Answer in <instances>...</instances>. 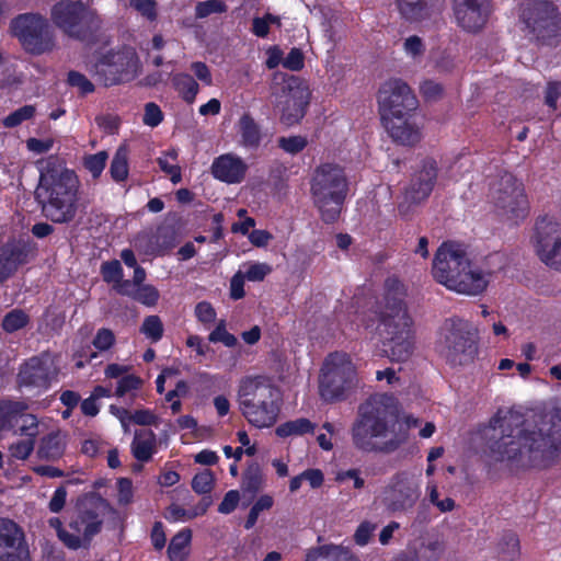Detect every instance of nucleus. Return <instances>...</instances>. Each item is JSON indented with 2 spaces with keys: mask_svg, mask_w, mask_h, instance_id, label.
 I'll use <instances>...</instances> for the list:
<instances>
[{
  "mask_svg": "<svg viewBox=\"0 0 561 561\" xmlns=\"http://www.w3.org/2000/svg\"><path fill=\"white\" fill-rule=\"evenodd\" d=\"M490 425L488 456L512 471L547 469L561 457V408L538 422L516 410H499Z\"/></svg>",
  "mask_w": 561,
  "mask_h": 561,
  "instance_id": "obj_1",
  "label": "nucleus"
},
{
  "mask_svg": "<svg viewBox=\"0 0 561 561\" xmlns=\"http://www.w3.org/2000/svg\"><path fill=\"white\" fill-rule=\"evenodd\" d=\"M410 426V419L400 420L399 404L393 396L376 393L358 407L352 440L360 450L390 454L408 442Z\"/></svg>",
  "mask_w": 561,
  "mask_h": 561,
  "instance_id": "obj_2",
  "label": "nucleus"
},
{
  "mask_svg": "<svg viewBox=\"0 0 561 561\" xmlns=\"http://www.w3.org/2000/svg\"><path fill=\"white\" fill-rule=\"evenodd\" d=\"M79 180L61 159L50 156L41 169L35 191L44 216L53 222L67 224L77 215Z\"/></svg>",
  "mask_w": 561,
  "mask_h": 561,
  "instance_id": "obj_3",
  "label": "nucleus"
},
{
  "mask_svg": "<svg viewBox=\"0 0 561 561\" xmlns=\"http://www.w3.org/2000/svg\"><path fill=\"white\" fill-rule=\"evenodd\" d=\"M385 288V305L379 312L385 352L392 362H405L414 351L413 320L404 302L405 289L392 277L386 279Z\"/></svg>",
  "mask_w": 561,
  "mask_h": 561,
  "instance_id": "obj_4",
  "label": "nucleus"
},
{
  "mask_svg": "<svg viewBox=\"0 0 561 561\" xmlns=\"http://www.w3.org/2000/svg\"><path fill=\"white\" fill-rule=\"evenodd\" d=\"M433 276L451 290L477 296L488 287L491 273L472 264L459 245L443 243L434 257Z\"/></svg>",
  "mask_w": 561,
  "mask_h": 561,
  "instance_id": "obj_5",
  "label": "nucleus"
},
{
  "mask_svg": "<svg viewBox=\"0 0 561 561\" xmlns=\"http://www.w3.org/2000/svg\"><path fill=\"white\" fill-rule=\"evenodd\" d=\"M348 192V182L342 167L336 163L318 165L310 180V193L320 218L335 222L341 215Z\"/></svg>",
  "mask_w": 561,
  "mask_h": 561,
  "instance_id": "obj_6",
  "label": "nucleus"
},
{
  "mask_svg": "<svg viewBox=\"0 0 561 561\" xmlns=\"http://www.w3.org/2000/svg\"><path fill=\"white\" fill-rule=\"evenodd\" d=\"M278 390L263 377H245L238 390L239 409L252 425H274L279 413Z\"/></svg>",
  "mask_w": 561,
  "mask_h": 561,
  "instance_id": "obj_7",
  "label": "nucleus"
},
{
  "mask_svg": "<svg viewBox=\"0 0 561 561\" xmlns=\"http://www.w3.org/2000/svg\"><path fill=\"white\" fill-rule=\"evenodd\" d=\"M519 20L523 31L530 41L540 45L554 46L561 38V12L549 0H524Z\"/></svg>",
  "mask_w": 561,
  "mask_h": 561,
  "instance_id": "obj_8",
  "label": "nucleus"
},
{
  "mask_svg": "<svg viewBox=\"0 0 561 561\" xmlns=\"http://www.w3.org/2000/svg\"><path fill=\"white\" fill-rule=\"evenodd\" d=\"M437 352L450 366H465L478 353V330L467 320L447 319L436 344Z\"/></svg>",
  "mask_w": 561,
  "mask_h": 561,
  "instance_id": "obj_9",
  "label": "nucleus"
},
{
  "mask_svg": "<svg viewBox=\"0 0 561 561\" xmlns=\"http://www.w3.org/2000/svg\"><path fill=\"white\" fill-rule=\"evenodd\" d=\"M310 89L305 80L285 72H276L271 84V96L275 107L279 108L280 122L293 126L306 114L310 101Z\"/></svg>",
  "mask_w": 561,
  "mask_h": 561,
  "instance_id": "obj_10",
  "label": "nucleus"
},
{
  "mask_svg": "<svg viewBox=\"0 0 561 561\" xmlns=\"http://www.w3.org/2000/svg\"><path fill=\"white\" fill-rule=\"evenodd\" d=\"M50 19L67 36L85 41L101 26L98 14L80 0H60L51 7Z\"/></svg>",
  "mask_w": 561,
  "mask_h": 561,
  "instance_id": "obj_11",
  "label": "nucleus"
},
{
  "mask_svg": "<svg viewBox=\"0 0 561 561\" xmlns=\"http://www.w3.org/2000/svg\"><path fill=\"white\" fill-rule=\"evenodd\" d=\"M9 31L28 54L38 56L56 48L55 32L48 20L39 13L16 15L11 20Z\"/></svg>",
  "mask_w": 561,
  "mask_h": 561,
  "instance_id": "obj_12",
  "label": "nucleus"
},
{
  "mask_svg": "<svg viewBox=\"0 0 561 561\" xmlns=\"http://www.w3.org/2000/svg\"><path fill=\"white\" fill-rule=\"evenodd\" d=\"M356 383V368L346 353L330 354L319 379L321 398L327 402L341 401Z\"/></svg>",
  "mask_w": 561,
  "mask_h": 561,
  "instance_id": "obj_13",
  "label": "nucleus"
},
{
  "mask_svg": "<svg viewBox=\"0 0 561 561\" xmlns=\"http://www.w3.org/2000/svg\"><path fill=\"white\" fill-rule=\"evenodd\" d=\"M491 198L502 216L517 221L526 217L528 201L524 186L517 179L505 172L491 185Z\"/></svg>",
  "mask_w": 561,
  "mask_h": 561,
  "instance_id": "obj_14",
  "label": "nucleus"
},
{
  "mask_svg": "<svg viewBox=\"0 0 561 561\" xmlns=\"http://www.w3.org/2000/svg\"><path fill=\"white\" fill-rule=\"evenodd\" d=\"M377 99L382 122L408 116L417 107V100L412 90L400 79H391L382 83Z\"/></svg>",
  "mask_w": 561,
  "mask_h": 561,
  "instance_id": "obj_15",
  "label": "nucleus"
},
{
  "mask_svg": "<svg viewBox=\"0 0 561 561\" xmlns=\"http://www.w3.org/2000/svg\"><path fill=\"white\" fill-rule=\"evenodd\" d=\"M138 57L133 49L104 55L96 64L94 76L105 87L130 80L137 71Z\"/></svg>",
  "mask_w": 561,
  "mask_h": 561,
  "instance_id": "obj_16",
  "label": "nucleus"
},
{
  "mask_svg": "<svg viewBox=\"0 0 561 561\" xmlns=\"http://www.w3.org/2000/svg\"><path fill=\"white\" fill-rule=\"evenodd\" d=\"M436 179V161L433 159L424 160L422 169L414 174L398 203V211L401 217H410L415 207L430 196L434 188Z\"/></svg>",
  "mask_w": 561,
  "mask_h": 561,
  "instance_id": "obj_17",
  "label": "nucleus"
},
{
  "mask_svg": "<svg viewBox=\"0 0 561 561\" xmlns=\"http://www.w3.org/2000/svg\"><path fill=\"white\" fill-rule=\"evenodd\" d=\"M113 512L111 504L99 494H90L84 497L79 507V513L69 527L77 533H82L83 539L90 541L102 528L103 517Z\"/></svg>",
  "mask_w": 561,
  "mask_h": 561,
  "instance_id": "obj_18",
  "label": "nucleus"
},
{
  "mask_svg": "<svg viewBox=\"0 0 561 561\" xmlns=\"http://www.w3.org/2000/svg\"><path fill=\"white\" fill-rule=\"evenodd\" d=\"M420 496V485L405 473H398L385 490L383 504L391 513H405L414 507Z\"/></svg>",
  "mask_w": 561,
  "mask_h": 561,
  "instance_id": "obj_19",
  "label": "nucleus"
},
{
  "mask_svg": "<svg viewBox=\"0 0 561 561\" xmlns=\"http://www.w3.org/2000/svg\"><path fill=\"white\" fill-rule=\"evenodd\" d=\"M537 253L548 266L561 271V224L547 217L536 224Z\"/></svg>",
  "mask_w": 561,
  "mask_h": 561,
  "instance_id": "obj_20",
  "label": "nucleus"
},
{
  "mask_svg": "<svg viewBox=\"0 0 561 561\" xmlns=\"http://www.w3.org/2000/svg\"><path fill=\"white\" fill-rule=\"evenodd\" d=\"M57 374L58 368L53 357L44 353L30 358L22 365L18 381L20 386L47 388Z\"/></svg>",
  "mask_w": 561,
  "mask_h": 561,
  "instance_id": "obj_21",
  "label": "nucleus"
},
{
  "mask_svg": "<svg viewBox=\"0 0 561 561\" xmlns=\"http://www.w3.org/2000/svg\"><path fill=\"white\" fill-rule=\"evenodd\" d=\"M491 0H454L457 23L467 32L481 31L491 14Z\"/></svg>",
  "mask_w": 561,
  "mask_h": 561,
  "instance_id": "obj_22",
  "label": "nucleus"
},
{
  "mask_svg": "<svg viewBox=\"0 0 561 561\" xmlns=\"http://www.w3.org/2000/svg\"><path fill=\"white\" fill-rule=\"evenodd\" d=\"M35 256V248L25 240H12L0 247V284Z\"/></svg>",
  "mask_w": 561,
  "mask_h": 561,
  "instance_id": "obj_23",
  "label": "nucleus"
},
{
  "mask_svg": "<svg viewBox=\"0 0 561 561\" xmlns=\"http://www.w3.org/2000/svg\"><path fill=\"white\" fill-rule=\"evenodd\" d=\"M178 243L174 226L163 224L154 231H142L135 238V245L147 254H164Z\"/></svg>",
  "mask_w": 561,
  "mask_h": 561,
  "instance_id": "obj_24",
  "label": "nucleus"
},
{
  "mask_svg": "<svg viewBox=\"0 0 561 561\" xmlns=\"http://www.w3.org/2000/svg\"><path fill=\"white\" fill-rule=\"evenodd\" d=\"M245 163L240 158L231 154L220 156L211 165L214 176L227 183L241 182L245 175Z\"/></svg>",
  "mask_w": 561,
  "mask_h": 561,
  "instance_id": "obj_25",
  "label": "nucleus"
},
{
  "mask_svg": "<svg viewBox=\"0 0 561 561\" xmlns=\"http://www.w3.org/2000/svg\"><path fill=\"white\" fill-rule=\"evenodd\" d=\"M382 123L390 137L401 145L413 146L421 139L419 128L409 123L407 116H399Z\"/></svg>",
  "mask_w": 561,
  "mask_h": 561,
  "instance_id": "obj_26",
  "label": "nucleus"
},
{
  "mask_svg": "<svg viewBox=\"0 0 561 561\" xmlns=\"http://www.w3.org/2000/svg\"><path fill=\"white\" fill-rule=\"evenodd\" d=\"M25 535L20 525L0 517V558L25 546Z\"/></svg>",
  "mask_w": 561,
  "mask_h": 561,
  "instance_id": "obj_27",
  "label": "nucleus"
},
{
  "mask_svg": "<svg viewBox=\"0 0 561 561\" xmlns=\"http://www.w3.org/2000/svg\"><path fill=\"white\" fill-rule=\"evenodd\" d=\"M66 446V433L60 430L53 431L41 438L37 448V456L42 460L57 461L64 456Z\"/></svg>",
  "mask_w": 561,
  "mask_h": 561,
  "instance_id": "obj_28",
  "label": "nucleus"
},
{
  "mask_svg": "<svg viewBox=\"0 0 561 561\" xmlns=\"http://www.w3.org/2000/svg\"><path fill=\"white\" fill-rule=\"evenodd\" d=\"M305 561H358V559L344 546L327 543L309 548Z\"/></svg>",
  "mask_w": 561,
  "mask_h": 561,
  "instance_id": "obj_29",
  "label": "nucleus"
},
{
  "mask_svg": "<svg viewBox=\"0 0 561 561\" xmlns=\"http://www.w3.org/2000/svg\"><path fill=\"white\" fill-rule=\"evenodd\" d=\"M156 450L157 436L151 430H140L135 432L131 443V454L138 461H149Z\"/></svg>",
  "mask_w": 561,
  "mask_h": 561,
  "instance_id": "obj_30",
  "label": "nucleus"
},
{
  "mask_svg": "<svg viewBox=\"0 0 561 561\" xmlns=\"http://www.w3.org/2000/svg\"><path fill=\"white\" fill-rule=\"evenodd\" d=\"M238 127L241 136V144L244 147L255 149L260 146L262 139L261 128L249 113H244L240 117Z\"/></svg>",
  "mask_w": 561,
  "mask_h": 561,
  "instance_id": "obj_31",
  "label": "nucleus"
},
{
  "mask_svg": "<svg viewBox=\"0 0 561 561\" xmlns=\"http://www.w3.org/2000/svg\"><path fill=\"white\" fill-rule=\"evenodd\" d=\"M103 279L106 283H114V288L122 295H130L128 287L129 280H123V270L117 260L104 262L101 267Z\"/></svg>",
  "mask_w": 561,
  "mask_h": 561,
  "instance_id": "obj_32",
  "label": "nucleus"
},
{
  "mask_svg": "<svg viewBox=\"0 0 561 561\" xmlns=\"http://www.w3.org/2000/svg\"><path fill=\"white\" fill-rule=\"evenodd\" d=\"M398 11L404 20L417 22L427 15V0H396Z\"/></svg>",
  "mask_w": 561,
  "mask_h": 561,
  "instance_id": "obj_33",
  "label": "nucleus"
},
{
  "mask_svg": "<svg viewBox=\"0 0 561 561\" xmlns=\"http://www.w3.org/2000/svg\"><path fill=\"white\" fill-rule=\"evenodd\" d=\"M192 533L184 529L174 535L168 547V554L171 561H184L188 554V545L191 542Z\"/></svg>",
  "mask_w": 561,
  "mask_h": 561,
  "instance_id": "obj_34",
  "label": "nucleus"
},
{
  "mask_svg": "<svg viewBox=\"0 0 561 561\" xmlns=\"http://www.w3.org/2000/svg\"><path fill=\"white\" fill-rule=\"evenodd\" d=\"M173 84L184 101L190 104L194 102L198 93L199 85L192 76L186 73L175 75L173 77Z\"/></svg>",
  "mask_w": 561,
  "mask_h": 561,
  "instance_id": "obj_35",
  "label": "nucleus"
},
{
  "mask_svg": "<svg viewBox=\"0 0 561 561\" xmlns=\"http://www.w3.org/2000/svg\"><path fill=\"white\" fill-rule=\"evenodd\" d=\"M263 476L259 463L252 462L248 466L242 478V491L254 496L262 488Z\"/></svg>",
  "mask_w": 561,
  "mask_h": 561,
  "instance_id": "obj_36",
  "label": "nucleus"
},
{
  "mask_svg": "<svg viewBox=\"0 0 561 561\" xmlns=\"http://www.w3.org/2000/svg\"><path fill=\"white\" fill-rule=\"evenodd\" d=\"M13 422L18 426L14 434L36 439L39 434V422L34 414L23 413L22 411Z\"/></svg>",
  "mask_w": 561,
  "mask_h": 561,
  "instance_id": "obj_37",
  "label": "nucleus"
},
{
  "mask_svg": "<svg viewBox=\"0 0 561 561\" xmlns=\"http://www.w3.org/2000/svg\"><path fill=\"white\" fill-rule=\"evenodd\" d=\"M178 151L170 149L157 159L160 169L170 175V180L173 184L181 182L182 174L181 168L178 164Z\"/></svg>",
  "mask_w": 561,
  "mask_h": 561,
  "instance_id": "obj_38",
  "label": "nucleus"
},
{
  "mask_svg": "<svg viewBox=\"0 0 561 561\" xmlns=\"http://www.w3.org/2000/svg\"><path fill=\"white\" fill-rule=\"evenodd\" d=\"M111 175L114 181L122 182L128 175V150L125 146H121L112 160L110 168Z\"/></svg>",
  "mask_w": 561,
  "mask_h": 561,
  "instance_id": "obj_39",
  "label": "nucleus"
},
{
  "mask_svg": "<svg viewBox=\"0 0 561 561\" xmlns=\"http://www.w3.org/2000/svg\"><path fill=\"white\" fill-rule=\"evenodd\" d=\"M314 424L311 423L308 419H297L294 421H288L284 424H280L276 428V434L279 437H287L290 435H302L306 433L313 432Z\"/></svg>",
  "mask_w": 561,
  "mask_h": 561,
  "instance_id": "obj_40",
  "label": "nucleus"
},
{
  "mask_svg": "<svg viewBox=\"0 0 561 561\" xmlns=\"http://www.w3.org/2000/svg\"><path fill=\"white\" fill-rule=\"evenodd\" d=\"M26 409L24 403L5 401L0 403V431L10 427L19 413Z\"/></svg>",
  "mask_w": 561,
  "mask_h": 561,
  "instance_id": "obj_41",
  "label": "nucleus"
},
{
  "mask_svg": "<svg viewBox=\"0 0 561 561\" xmlns=\"http://www.w3.org/2000/svg\"><path fill=\"white\" fill-rule=\"evenodd\" d=\"M30 321L28 316L22 309H13L8 312L2 320V329L8 333H13L23 329Z\"/></svg>",
  "mask_w": 561,
  "mask_h": 561,
  "instance_id": "obj_42",
  "label": "nucleus"
},
{
  "mask_svg": "<svg viewBox=\"0 0 561 561\" xmlns=\"http://www.w3.org/2000/svg\"><path fill=\"white\" fill-rule=\"evenodd\" d=\"M163 323L158 316H148L144 319L140 327V332L151 340V342H158L163 335Z\"/></svg>",
  "mask_w": 561,
  "mask_h": 561,
  "instance_id": "obj_43",
  "label": "nucleus"
},
{
  "mask_svg": "<svg viewBox=\"0 0 561 561\" xmlns=\"http://www.w3.org/2000/svg\"><path fill=\"white\" fill-rule=\"evenodd\" d=\"M500 554L505 561H514L519 554V540L515 534H505L500 543Z\"/></svg>",
  "mask_w": 561,
  "mask_h": 561,
  "instance_id": "obj_44",
  "label": "nucleus"
},
{
  "mask_svg": "<svg viewBox=\"0 0 561 561\" xmlns=\"http://www.w3.org/2000/svg\"><path fill=\"white\" fill-rule=\"evenodd\" d=\"M36 107L34 105H24L3 119V125L8 128H13L21 125L23 122L34 117Z\"/></svg>",
  "mask_w": 561,
  "mask_h": 561,
  "instance_id": "obj_45",
  "label": "nucleus"
},
{
  "mask_svg": "<svg viewBox=\"0 0 561 561\" xmlns=\"http://www.w3.org/2000/svg\"><path fill=\"white\" fill-rule=\"evenodd\" d=\"M107 157L108 156L106 151H100L95 154H89L84 157L83 165L92 174V176L96 179L103 172Z\"/></svg>",
  "mask_w": 561,
  "mask_h": 561,
  "instance_id": "obj_46",
  "label": "nucleus"
},
{
  "mask_svg": "<svg viewBox=\"0 0 561 561\" xmlns=\"http://www.w3.org/2000/svg\"><path fill=\"white\" fill-rule=\"evenodd\" d=\"M226 11L227 5L221 0H207L196 4L195 15L198 19H204L213 13H222Z\"/></svg>",
  "mask_w": 561,
  "mask_h": 561,
  "instance_id": "obj_47",
  "label": "nucleus"
},
{
  "mask_svg": "<svg viewBox=\"0 0 561 561\" xmlns=\"http://www.w3.org/2000/svg\"><path fill=\"white\" fill-rule=\"evenodd\" d=\"M278 147L284 151L296 154L307 147V139L304 136L280 137L277 140Z\"/></svg>",
  "mask_w": 561,
  "mask_h": 561,
  "instance_id": "obj_48",
  "label": "nucleus"
},
{
  "mask_svg": "<svg viewBox=\"0 0 561 561\" xmlns=\"http://www.w3.org/2000/svg\"><path fill=\"white\" fill-rule=\"evenodd\" d=\"M214 485V476L210 470H204L192 480V489L198 494L209 493Z\"/></svg>",
  "mask_w": 561,
  "mask_h": 561,
  "instance_id": "obj_49",
  "label": "nucleus"
},
{
  "mask_svg": "<svg viewBox=\"0 0 561 561\" xmlns=\"http://www.w3.org/2000/svg\"><path fill=\"white\" fill-rule=\"evenodd\" d=\"M142 386V379L136 375L123 376L116 387L115 396L122 398L125 394L138 390Z\"/></svg>",
  "mask_w": 561,
  "mask_h": 561,
  "instance_id": "obj_50",
  "label": "nucleus"
},
{
  "mask_svg": "<svg viewBox=\"0 0 561 561\" xmlns=\"http://www.w3.org/2000/svg\"><path fill=\"white\" fill-rule=\"evenodd\" d=\"M35 447V439L27 438L19 440L9 447L12 457L19 460H25L32 454Z\"/></svg>",
  "mask_w": 561,
  "mask_h": 561,
  "instance_id": "obj_51",
  "label": "nucleus"
},
{
  "mask_svg": "<svg viewBox=\"0 0 561 561\" xmlns=\"http://www.w3.org/2000/svg\"><path fill=\"white\" fill-rule=\"evenodd\" d=\"M208 340L213 343L221 342L228 347L237 345V337L226 330V324L220 321L216 329L209 334Z\"/></svg>",
  "mask_w": 561,
  "mask_h": 561,
  "instance_id": "obj_52",
  "label": "nucleus"
},
{
  "mask_svg": "<svg viewBox=\"0 0 561 561\" xmlns=\"http://www.w3.org/2000/svg\"><path fill=\"white\" fill-rule=\"evenodd\" d=\"M67 82L73 88H78L82 94H88L94 91L93 83L82 73L78 71H69Z\"/></svg>",
  "mask_w": 561,
  "mask_h": 561,
  "instance_id": "obj_53",
  "label": "nucleus"
},
{
  "mask_svg": "<svg viewBox=\"0 0 561 561\" xmlns=\"http://www.w3.org/2000/svg\"><path fill=\"white\" fill-rule=\"evenodd\" d=\"M115 343V335L112 330L102 328L100 329L94 339L92 344L95 348H98L101 352L110 350Z\"/></svg>",
  "mask_w": 561,
  "mask_h": 561,
  "instance_id": "obj_54",
  "label": "nucleus"
},
{
  "mask_svg": "<svg viewBox=\"0 0 561 561\" xmlns=\"http://www.w3.org/2000/svg\"><path fill=\"white\" fill-rule=\"evenodd\" d=\"M134 298L146 306H154L159 299V291L151 285H145L137 289Z\"/></svg>",
  "mask_w": 561,
  "mask_h": 561,
  "instance_id": "obj_55",
  "label": "nucleus"
},
{
  "mask_svg": "<svg viewBox=\"0 0 561 561\" xmlns=\"http://www.w3.org/2000/svg\"><path fill=\"white\" fill-rule=\"evenodd\" d=\"M163 119V113L160 107L153 103H147L145 105L144 124L150 127L158 126Z\"/></svg>",
  "mask_w": 561,
  "mask_h": 561,
  "instance_id": "obj_56",
  "label": "nucleus"
},
{
  "mask_svg": "<svg viewBox=\"0 0 561 561\" xmlns=\"http://www.w3.org/2000/svg\"><path fill=\"white\" fill-rule=\"evenodd\" d=\"M403 49L409 56L415 59L424 54L425 45L421 37L412 35L405 38L403 43Z\"/></svg>",
  "mask_w": 561,
  "mask_h": 561,
  "instance_id": "obj_57",
  "label": "nucleus"
},
{
  "mask_svg": "<svg viewBox=\"0 0 561 561\" xmlns=\"http://www.w3.org/2000/svg\"><path fill=\"white\" fill-rule=\"evenodd\" d=\"M272 272V267L266 263H254L249 266L244 276L250 282H261Z\"/></svg>",
  "mask_w": 561,
  "mask_h": 561,
  "instance_id": "obj_58",
  "label": "nucleus"
},
{
  "mask_svg": "<svg viewBox=\"0 0 561 561\" xmlns=\"http://www.w3.org/2000/svg\"><path fill=\"white\" fill-rule=\"evenodd\" d=\"M129 3L131 8L148 20L153 21L157 18L154 0H130Z\"/></svg>",
  "mask_w": 561,
  "mask_h": 561,
  "instance_id": "obj_59",
  "label": "nucleus"
},
{
  "mask_svg": "<svg viewBox=\"0 0 561 561\" xmlns=\"http://www.w3.org/2000/svg\"><path fill=\"white\" fill-rule=\"evenodd\" d=\"M66 547L69 549H79L82 546L88 545L90 541H85L83 539L82 533H69L68 530H60V536L58 537Z\"/></svg>",
  "mask_w": 561,
  "mask_h": 561,
  "instance_id": "obj_60",
  "label": "nucleus"
},
{
  "mask_svg": "<svg viewBox=\"0 0 561 561\" xmlns=\"http://www.w3.org/2000/svg\"><path fill=\"white\" fill-rule=\"evenodd\" d=\"M283 66L291 71H299L304 67V55L300 49L293 48L283 60Z\"/></svg>",
  "mask_w": 561,
  "mask_h": 561,
  "instance_id": "obj_61",
  "label": "nucleus"
},
{
  "mask_svg": "<svg viewBox=\"0 0 561 561\" xmlns=\"http://www.w3.org/2000/svg\"><path fill=\"white\" fill-rule=\"evenodd\" d=\"M240 494L237 490L227 492L224 500L218 506V511L222 514H230L233 512L239 503Z\"/></svg>",
  "mask_w": 561,
  "mask_h": 561,
  "instance_id": "obj_62",
  "label": "nucleus"
},
{
  "mask_svg": "<svg viewBox=\"0 0 561 561\" xmlns=\"http://www.w3.org/2000/svg\"><path fill=\"white\" fill-rule=\"evenodd\" d=\"M376 529V525L369 522H363L356 529L354 534V540L359 546H365L368 543L373 531Z\"/></svg>",
  "mask_w": 561,
  "mask_h": 561,
  "instance_id": "obj_63",
  "label": "nucleus"
},
{
  "mask_svg": "<svg viewBox=\"0 0 561 561\" xmlns=\"http://www.w3.org/2000/svg\"><path fill=\"white\" fill-rule=\"evenodd\" d=\"M561 95V82L551 81L548 83L545 94V103L552 110L557 108V101Z\"/></svg>",
  "mask_w": 561,
  "mask_h": 561,
  "instance_id": "obj_64",
  "label": "nucleus"
}]
</instances>
